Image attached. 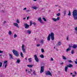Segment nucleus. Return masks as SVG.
Returning a JSON list of instances; mask_svg holds the SVG:
<instances>
[{
	"mask_svg": "<svg viewBox=\"0 0 77 77\" xmlns=\"http://www.w3.org/2000/svg\"><path fill=\"white\" fill-rule=\"evenodd\" d=\"M43 20H44V21H47V20L45 19V18L44 17L43 18Z\"/></svg>",
	"mask_w": 77,
	"mask_h": 77,
	"instance_id": "obj_39",
	"label": "nucleus"
},
{
	"mask_svg": "<svg viewBox=\"0 0 77 77\" xmlns=\"http://www.w3.org/2000/svg\"><path fill=\"white\" fill-rule=\"evenodd\" d=\"M26 72H27V69H26Z\"/></svg>",
	"mask_w": 77,
	"mask_h": 77,
	"instance_id": "obj_62",
	"label": "nucleus"
},
{
	"mask_svg": "<svg viewBox=\"0 0 77 77\" xmlns=\"http://www.w3.org/2000/svg\"><path fill=\"white\" fill-rule=\"evenodd\" d=\"M63 58L64 60H66V58L64 56H63Z\"/></svg>",
	"mask_w": 77,
	"mask_h": 77,
	"instance_id": "obj_29",
	"label": "nucleus"
},
{
	"mask_svg": "<svg viewBox=\"0 0 77 77\" xmlns=\"http://www.w3.org/2000/svg\"><path fill=\"white\" fill-rule=\"evenodd\" d=\"M32 8L33 9L36 10L37 9V7L36 6H33L32 7Z\"/></svg>",
	"mask_w": 77,
	"mask_h": 77,
	"instance_id": "obj_25",
	"label": "nucleus"
},
{
	"mask_svg": "<svg viewBox=\"0 0 77 77\" xmlns=\"http://www.w3.org/2000/svg\"><path fill=\"white\" fill-rule=\"evenodd\" d=\"M69 13L68 14V15H69V16H71V12L69 11Z\"/></svg>",
	"mask_w": 77,
	"mask_h": 77,
	"instance_id": "obj_31",
	"label": "nucleus"
},
{
	"mask_svg": "<svg viewBox=\"0 0 77 77\" xmlns=\"http://www.w3.org/2000/svg\"><path fill=\"white\" fill-rule=\"evenodd\" d=\"M72 47V46H71L70 45H69V48H71Z\"/></svg>",
	"mask_w": 77,
	"mask_h": 77,
	"instance_id": "obj_56",
	"label": "nucleus"
},
{
	"mask_svg": "<svg viewBox=\"0 0 77 77\" xmlns=\"http://www.w3.org/2000/svg\"><path fill=\"white\" fill-rule=\"evenodd\" d=\"M2 63L0 62V67H2Z\"/></svg>",
	"mask_w": 77,
	"mask_h": 77,
	"instance_id": "obj_36",
	"label": "nucleus"
},
{
	"mask_svg": "<svg viewBox=\"0 0 77 77\" xmlns=\"http://www.w3.org/2000/svg\"><path fill=\"white\" fill-rule=\"evenodd\" d=\"M30 26H32V21H30Z\"/></svg>",
	"mask_w": 77,
	"mask_h": 77,
	"instance_id": "obj_40",
	"label": "nucleus"
},
{
	"mask_svg": "<svg viewBox=\"0 0 77 77\" xmlns=\"http://www.w3.org/2000/svg\"><path fill=\"white\" fill-rule=\"evenodd\" d=\"M34 2H36V1H37V0H33Z\"/></svg>",
	"mask_w": 77,
	"mask_h": 77,
	"instance_id": "obj_61",
	"label": "nucleus"
},
{
	"mask_svg": "<svg viewBox=\"0 0 77 77\" xmlns=\"http://www.w3.org/2000/svg\"><path fill=\"white\" fill-rule=\"evenodd\" d=\"M74 50H72L71 52L72 54H74Z\"/></svg>",
	"mask_w": 77,
	"mask_h": 77,
	"instance_id": "obj_33",
	"label": "nucleus"
},
{
	"mask_svg": "<svg viewBox=\"0 0 77 77\" xmlns=\"http://www.w3.org/2000/svg\"><path fill=\"white\" fill-rule=\"evenodd\" d=\"M3 54H5V52H4L3 53Z\"/></svg>",
	"mask_w": 77,
	"mask_h": 77,
	"instance_id": "obj_63",
	"label": "nucleus"
},
{
	"mask_svg": "<svg viewBox=\"0 0 77 77\" xmlns=\"http://www.w3.org/2000/svg\"><path fill=\"white\" fill-rule=\"evenodd\" d=\"M70 74H71L72 75V73H70Z\"/></svg>",
	"mask_w": 77,
	"mask_h": 77,
	"instance_id": "obj_64",
	"label": "nucleus"
},
{
	"mask_svg": "<svg viewBox=\"0 0 77 77\" xmlns=\"http://www.w3.org/2000/svg\"><path fill=\"white\" fill-rule=\"evenodd\" d=\"M68 62L69 63H72V61L71 60H69L68 61Z\"/></svg>",
	"mask_w": 77,
	"mask_h": 77,
	"instance_id": "obj_43",
	"label": "nucleus"
},
{
	"mask_svg": "<svg viewBox=\"0 0 77 77\" xmlns=\"http://www.w3.org/2000/svg\"><path fill=\"white\" fill-rule=\"evenodd\" d=\"M52 20H53L54 21H57L56 19L55 18H52Z\"/></svg>",
	"mask_w": 77,
	"mask_h": 77,
	"instance_id": "obj_23",
	"label": "nucleus"
},
{
	"mask_svg": "<svg viewBox=\"0 0 77 77\" xmlns=\"http://www.w3.org/2000/svg\"><path fill=\"white\" fill-rule=\"evenodd\" d=\"M41 51H42V53H44V49H41Z\"/></svg>",
	"mask_w": 77,
	"mask_h": 77,
	"instance_id": "obj_38",
	"label": "nucleus"
},
{
	"mask_svg": "<svg viewBox=\"0 0 77 77\" xmlns=\"http://www.w3.org/2000/svg\"><path fill=\"white\" fill-rule=\"evenodd\" d=\"M29 62H32V58H28Z\"/></svg>",
	"mask_w": 77,
	"mask_h": 77,
	"instance_id": "obj_21",
	"label": "nucleus"
},
{
	"mask_svg": "<svg viewBox=\"0 0 77 77\" xmlns=\"http://www.w3.org/2000/svg\"><path fill=\"white\" fill-rule=\"evenodd\" d=\"M45 74L46 75H51V76H52V74H51V73L49 71L45 72Z\"/></svg>",
	"mask_w": 77,
	"mask_h": 77,
	"instance_id": "obj_5",
	"label": "nucleus"
},
{
	"mask_svg": "<svg viewBox=\"0 0 77 77\" xmlns=\"http://www.w3.org/2000/svg\"><path fill=\"white\" fill-rule=\"evenodd\" d=\"M27 66L29 67V68H32L33 66V65H27Z\"/></svg>",
	"mask_w": 77,
	"mask_h": 77,
	"instance_id": "obj_18",
	"label": "nucleus"
},
{
	"mask_svg": "<svg viewBox=\"0 0 77 77\" xmlns=\"http://www.w3.org/2000/svg\"><path fill=\"white\" fill-rule=\"evenodd\" d=\"M29 17H27V20H29Z\"/></svg>",
	"mask_w": 77,
	"mask_h": 77,
	"instance_id": "obj_53",
	"label": "nucleus"
},
{
	"mask_svg": "<svg viewBox=\"0 0 77 77\" xmlns=\"http://www.w3.org/2000/svg\"><path fill=\"white\" fill-rule=\"evenodd\" d=\"M60 15V13H58L57 14V17H59Z\"/></svg>",
	"mask_w": 77,
	"mask_h": 77,
	"instance_id": "obj_32",
	"label": "nucleus"
},
{
	"mask_svg": "<svg viewBox=\"0 0 77 77\" xmlns=\"http://www.w3.org/2000/svg\"><path fill=\"white\" fill-rule=\"evenodd\" d=\"M51 38L52 41H54V33L53 32H51V34H49L47 37L48 41H50V39H51Z\"/></svg>",
	"mask_w": 77,
	"mask_h": 77,
	"instance_id": "obj_1",
	"label": "nucleus"
},
{
	"mask_svg": "<svg viewBox=\"0 0 77 77\" xmlns=\"http://www.w3.org/2000/svg\"><path fill=\"white\" fill-rule=\"evenodd\" d=\"M74 62L76 64H77V61H74Z\"/></svg>",
	"mask_w": 77,
	"mask_h": 77,
	"instance_id": "obj_51",
	"label": "nucleus"
},
{
	"mask_svg": "<svg viewBox=\"0 0 77 77\" xmlns=\"http://www.w3.org/2000/svg\"><path fill=\"white\" fill-rule=\"evenodd\" d=\"M75 75H72V76L73 77H75Z\"/></svg>",
	"mask_w": 77,
	"mask_h": 77,
	"instance_id": "obj_57",
	"label": "nucleus"
},
{
	"mask_svg": "<svg viewBox=\"0 0 77 77\" xmlns=\"http://www.w3.org/2000/svg\"><path fill=\"white\" fill-rule=\"evenodd\" d=\"M61 45H62V42L60 41H59L58 42L56 45H57V47H58V46H60Z\"/></svg>",
	"mask_w": 77,
	"mask_h": 77,
	"instance_id": "obj_11",
	"label": "nucleus"
},
{
	"mask_svg": "<svg viewBox=\"0 0 77 77\" xmlns=\"http://www.w3.org/2000/svg\"><path fill=\"white\" fill-rule=\"evenodd\" d=\"M26 32L27 33H28L29 35H30L31 33H32V31L29 30H27L26 31Z\"/></svg>",
	"mask_w": 77,
	"mask_h": 77,
	"instance_id": "obj_15",
	"label": "nucleus"
},
{
	"mask_svg": "<svg viewBox=\"0 0 77 77\" xmlns=\"http://www.w3.org/2000/svg\"><path fill=\"white\" fill-rule=\"evenodd\" d=\"M73 67V65L71 64H69L68 65H67V66H65V72H67L68 68H72Z\"/></svg>",
	"mask_w": 77,
	"mask_h": 77,
	"instance_id": "obj_3",
	"label": "nucleus"
},
{
	"mask_svg": "<svg viewBox=\"0 0 77 77\" xmlns=\"http://www.w3.org/2000/svg\"><path fill=\"white\" fill-rule=\"evenodd\" d=\"M44 40L43 39H42L40 40V43L42 44L44 43Z\"/></svg>",
	"mask_w": 77,
	"mask_h": 77,
	"instance_id": "obj_16",
	"label": "nucleus"
},
{
	"mask_svg": "<svg viewBox=\"0 0 77 77\" xmlns=\"http://www.w3.org/2000/svg\"><path fill=\"white\" fill-rule=\"evenodd\" d=\"M51 61H53V58H52V57L51 58Z\"/></svg>",
	"mask_w": 77,
	"mask_h": 77,
	"instance_id": "obj_48",
	"label": "nucleus"
},
{
	"mask_svg": "<svg viewBox=\"0 0 77 77\" xmlns=\"http://www.w3.org/2000/svg\"><path fill=\"white\" fill-rule=\"evenodd\" d=\"M6 23V21H4V23Z\"/></svg>",
	"mask_w": 77,
	"mask_h": 77,
	"instance_id": "obj_60",
	"label": "nucleus"
},
{
	"mask_svg": "<svg viewBox=\"0 0 77 77\" xmlns=\"http://www.w3.org/2000/svg\"><path fill=\"white\" fill-rule=\"evenodd\" d=\"M30 71L31 72H32V69H30Z\"/></svg>",
	"mask_w": 77,
	"mask_h": 77,
	"instance_id": "obj_55",
	"label": "nucleus"
},
{
	"mask_svg": "<svg viewBox=\"0 0 77 77\" xmlns=\"http://www.w3.org/2000/svg\"><path fill=\"white\" fill-rule=\"evenodd\" d=\"M27 9V8H24L23 9V11H24L25 10H26Z\"/></svg>",
	"mask_w": 77,
	"mask_h": 77,
	"instance_id": "obj_46",
	"label": "nucleus"
},
{
	"mask_svg": "<svg viewBox=\"0 0 77 77\" xmlns=\"http://www.w3.org/2000/svg\"><path fill=\"white\" fill-rule=\"evenodd\" d=\"M74 73H75V74H77V72H76L75 71Z\"/></svg>",
	"mask_w": 77,
	"mask_h": 77,
	"instance_id": "obj_54",
	"label": "nucleus"
},
{
	"mask_svg": "<svg viewBox=\"0 0 77 77\" xmlns=\"http://www.w3.org/2000/svg\"><path fill=\"white\" fill-rule=\"evenodd\" d=\"M55 6L56 7H57V6H58V5H55Z\"/></svg>",
	"mask_w": 77,
	"mask_h": 77,
	"instance_id": "obj_58",
	"label": "nucleus"
},
{
	"mask_svg": "<svg viewBox=\"0 0 77 77\" xmlns=\"http://www.w3.org/2000/svg\"><path fill=\"white\" fill-rule=\"evenodd\" d=\"M8 34L9 35H12V32H11V31H9V32H8Z\"/></svg>",
	"mask_w": 77,
	"mask_h": 77,
	"instance_id": "obj_26",
	"label": "nucleus"
},
{
	"mask_svg": "<svg viewBox=\"0 0 77 77\" xmlns=\"http://www.w3.org/2000/svg\"><path fill=\"white\" fill-rule=\"evenodd\" d=\"M23 20H26V17L23 18Z\"/></svg>",
	"mask_w": 77,
	"mask_h": 77,
	"instance_id": "obj_59",
	"label": "nucleus"
},
{
	"mask_svg": "<svg viewBox=\"0 0 77 77\" xmlns=\"http://www.w3.org/2000/svg\"><path fill=\"white\" fill-rule=\"evenodd\" d=\"M63 13L64 14V16H65V15H66V11L64 10Z\"/></svg>",
	"mask_w": 77,
	"mask_h": 77,
	"instance_id": "obj_20",
	"label": "nucleus"
},
{
	"mask_svg": "<svg viewBox=\"0 0 77 77\" xmlns=\"http://www.w3.org/2000/svg\"><path fill=\"white\" fill-rule=\"evenodd\" d=\"M31 72L30 71H28V73L29 74H31Z\"/></svg>",
	"mask_w": 77,
	"mask_h": 77,
	"instance_id": "obj_44",
	"label": "nucleus"
},
{
	"mask_svg": "<svg viewBox=\"0 0 77 77\" xmlns=\"http://www.w3.org/2000/svg\"><path fill=\"white\" fill-rule=\"evenodd\" d=\"M17 62L18 63H20V60L19 59L17 60Z\"/></svg>",
	"mask_w": 77,
	"mask_h": 77,
	"instance_id": "obj_27",
	"label": "nucleus"
},
{
	"mask_svg": "<svg viewBox=\"0 0 77 77\" xmlns=\"http://www.w3.org/2000/svg\"><path fill=\"white\" fill-rule=\"evenodd\" d=\"M8 62V61H5L4 62V63L5 64L4 66H5V68H6V66H7L8 65V64H7V63Z\"/></svg>",
	"mask_w": 77,
	"mask_h": 77,
	"instance_id": "obj_10",
	"label": "nucleus"
},
{
	"mask_svg": "<svg viewBox=\"0 0 77 77\" xmlns=\"http://www.w3.org/2000/svg\"><path fill=\"white\" fill-rule=\"evenodd\" d=\"M12 52L15 56H16L17 57H18L19 56V53L17 51L15 50H13Z\"/></svg>",
	"mask_w": 77,
	"mask_h": 77,
	"instance_id": "obj_4",
	"label": "nucleus"
},
{
	"mask_svg": "<svg viewBox=\"0 0 77 77\" xmlns=\"http://www.w3.org/2000/svg\"><path fill=\"white\" fill-rule=\"evenodd\" d=\"M72 15L75 20H77V10H75L73 11Z\"/></svg>",
	"mask_w": 77,
	"mask_h": 77,
	"instance_id": "obj_2",
	"label": "nucleus"
},
{
	"mask_svg": "<svg viewBox=\"0 0 77 77\" xmlns=\"http://www.w3.org/2000/svg\"><path fill=\"white\" fill-rule=\"evenodd\" d=\"M13 25H14V26L17 27V28H19V26H18V23H13Z\"/></svg>",
	"mask_w": 77,
	"mask_h": 77,
	"instance_id": "obj_13",
	"label": "nucleus"
},
{
	"mask_svg": "<svg viewBox=\"0 0 77 77\" xmlns=\"http://www.w3.org/2000/svg\"><path fill=\"white\" fill-rule=\"evenodd\" d=\"M24 26L25 27V29H28V28H29V27L30 26L29 25H28L27 23H24Z\"/></svg>",
	"mask_w": 77,
	"mask_h": 77,
	"instance_id": "obj_9",
	"label": "nucleus"
},
{
	"mask_svg": "<svg viewBox=\"0 0 77 77\" xmlns=\"http://www.w3.org/2000/svg\"><path fill=\"white\" fill-rule=\"evenodd\" d=\"M75 30L76 31H77V27L75 28Z\"/></svg>",
	"mask_w": 77,
	"mask_h": 77,
	"instance_id": "obj_45",
	"label": "nucleus"
},
{
	"mask_svg": "<svg viewBox=\"0 0 77 77\" xmlns=\"http://www.w3.org/2000/svg\"><path fill=\"white\" fill-rule=\"evenodd\" d=\"M71 50V48H68L66 50V52H68L69 51Z\"/></svg>",
	"mask_w": 77,
	"mask_h": 77,
	"instance_id": "obj_17",
	"label": "nucleus"
},
{
	"mask_svg": "<svg viewBox=\"0 0 77 77\" xmlns=\"http://www.w3.org/2000/svg\"><path fill=\"white\" fill-rule=\"evenodd\" d=\"M20 56H21V57H23V58L24 57H23V54L22 52H20Z\"/></svg>",
	"mask_w": 77,
	"mask_h": 77,
	"instance_id": "obj_24",
	"label": "nucleus"
},
{
	"mask_svg": "<svg viewBox=\"0 0 77 77\" xmlns=\"http://www.w3.org/2000/svg\"><path fill=\"white\" fill-rule=\"evenodd\" d=\"M9 56L10 57L11 59H13V57H12V55L11 54H9Z\"/></svg>",
	"mask_w": 77,
	"mask_h": 77,
	"instance_id": "obj_22",
	"label": "nucleus"
},
{
	"mask_svg": "<svg viewBox=\"0 0 77 77\" xmlns=\"http://www.w3.org/2000/svg\"><path fill=\"white\" fill-rule=\"evenodd\" d=\"M66 40L67 41H68V40H69V36H67Z\"/></svg>",
	"mask_w": 77,
	"mask_h": 77,
	"instance_id": "obj_37",
	"label": "nucleus"
},
{
	"mask_svg": "<svg viewBox=\"0 0 77 77\" xmlns=\"http://www.w3.org/2000/svg\"><path fill=\"white\" fill-rule=\"evenodd\" d=\"M25 46L23 44L22 45V50L23 51V53H26V49L24 48Z\"/></svg>",
	"mask_w": 77,
	"mask_h": 77,
	"instance_id": "obj_8",
	"label": "nucleus"
},
{
	"mask_svg": "<svg viewBox=\"0 0 77 77\" xmlns=\"http://www.w3.org/2000/svg\"><path fill=\"white\" fill-rule=\"evenodd\" d=\"M41 70L40 71V73L41 74L42 73V72H44V66H41Z\"/></svg>",
	"mask_w": 77,
	"mask_h": 77,
	"instance_id": "obj_6",
	"label": "nucleus"
},
{
	"mask_svg": "<svg viewBox=\"0 0 77 77\" xmlns=\"http://www.w3.org/2000/svg\"><path fill=\"white\" fill-rule=\"evenodd\" d=\"M16 22L17 23H18V24H19V23H20V21H19V20H18V19L17 20Z\"/></svg>",
	"mask_w": 77,
	"mask_h": 77,
	"instance_id": "obj_30",
	"label": "nucleus"
},
{
	"mask_svg": "<svg viewBox=\"0 0 77 77\" xmlns=\"http://www.w3.org/2000/svg\"><path fill=\"white\" fill-rule=\"evenodd\" d=\"M40 46V45L38 44L37 45V47H39Z\"/></svg>",
	"mask_w": 77,
	"mask_h": 77,
	"instance_id": "obj_49",
	"label": "nucleus"
},
{
	"mask_svg": "<svg viewBox=\"0 0 77 77\" xmlns=\"http://www.w3.org/2000/svg\"><path fill=\"white\" fill-rule=\"evenodd\" d=\"M72 48L74 49H76L77 48V45H74L72 46Z\"/></svg>",
	"mask_w": 77,
	"mask_h": 77,
	"instance_id": "obj_14",
	"label": "nucleus"
},
{
	"mask_svg": "<svg viewBox=\"0 0 77 77\" xmlns=\"http://www.w3.org/2000/svg\"><path fill=\"white\" fill-rule=\"evenodd\" d=\"M60 64L61 65H63V62H62L61 63H60Z\"/></svg>",
	"mask_w": 77,
	"mask_h": 77,
	"instance_id": "obj_50",
	"label": "nucleus"
},
{
	"mask_svg": "<svg viewBox=\"0 0 77 77\" xmlns=\"http://www.w3.org/2000/svg\"><path fill=\"white\" fill-rule=\"evenodd\" d=\"M25 60H26V61H27V57H26L25 58Z\"/></svg>",
	"mask_w": 77,
	"mask_h": 77,
	"instance_id": "obj_52",
	"label": "nucleus"
},
{
	"mask_svg": "<svg viewBox=\"0 0 77 77\" xmlns=\"http://www.w3.org/2000/svg\"><path fill=\"white\" fill-rule=\"evenodd\" d=\"M39 57H41V58H44V56L43 54H42Z\"/></svg>",
	"mask_w": 77,
	"mask_h": 77,
	"instance_id": "obj_19",
	"label": "nucleus"
},
{
	"mask_svg": "<svg viewBox=\"0 0 77 77\" xmlns=\"http://www.w3.org/2000/svg\"><path fill=\"white\" fill-rule=\"evenodd\" d=\"M38 21H39L40 23H41L42 24H44V22H43V21H42V20H41V17L38 18Z\"/></svg>",
	"mask_w": 77,
	"mask_h": 77,
	"instance_id": "obj_12",
	"label": "nucleus"
},
{
	"mask_svg": "<svg viewBox=\"0 0 77 77\" xmlns=\"http://www.w3.org/2000/svg\"><path fill=\"white\" fill-rule=\"evenodd\" d=\"M17 34H14V38H17Z\"/></svg>",
	"mask_w": 77,
	"mask_h": 77,
	"instance_id": "obj_34",
	"label": "nucleus"
},
{
	"mask_svg": "<svg viewBox=\"0 0 77 77\" xmlns=\"http://www.w3.org/2000/svg\"><path fill=\"white\" fill-rule=\"evenodd\" d=\"M33 74L34 75H36V72H35V71L34 70H33Z\"/></svg>",
	"mask_w": 77,
	"mask_h": 77,
	"instance_id": "obj_28",
	"label": "nucleus"
},
{
	"mask_svg": "<svg viewBox=\"0 0 77 77\" xmlns=\"http://www.w3.org/2000/svg\"><path fill=\"white\" fill-rule=\"evenodd\" d=\"M32 24H33L34 26H35V25H36V23L35 22H34V23H32Z\"/></svg>",
	"mask_w": 77,
	"mask_h": 77,
	"instance_id": "obj_42",
	"label": "nucleus"
},
{
	"mask_svg": "<svg viewBox=\"0 0 77 77\" xmlns=\"http://www.w3.org/2000/svg\"><path fill=\"white\" fill-rule=\"evenodd\" d=\"M60 19V17H57V19H56V20H57V21H59V20Z\"/></svg>",
	"mask_w": 77,
	"mask_h": 77,
	"instance_id": "obj_35",
	"label": "nucleus"
},
{
	"mask_svg": "<svg viewBox=\"0 0 77 77\" xmlns=\"http://www.w3.org/2000/svg\"><path fill=\"white\" fill-rule=\"evenodd\" d=\"M26 12H30V10H28L26 11Z\"/></svg>",
	"mask_w": 77,
	"mask_h": 77,
	"instance_id": "obj_41",
	"label": "nucleus"
},
{
	"mask_svg": "<svg viewBox=\"0 0 77 77\" xmlns=\"http://www.w3.org/2000/svg\"><path fill=\"white\" fill-rule=\"evenodd\" d=\"M34 57L35 59V60L36 62H38L39 60V59H38V57H37L36 55H34Z\"/></svg>",
	"mask_w": 77,
	"mask_h": 77,
	"instance_id": "obj_7",
	"label": "nucleus"
},
{
	"mask_svg": "<svg viewBox=\"0 0 77 77\" xmlns=\"http://www.w3.org/2000/svg\"><path fill=\"white\" fill-rule=\"evenodd\" d=\"M3 53V51L0 50V53Z\"/></svg>",
	"mask_w": 77,
	"mask_h": 77,
	"instance_id": "obj_47",
	"label": "nucleus"
}]
</instances>
